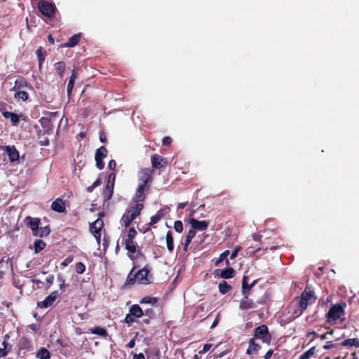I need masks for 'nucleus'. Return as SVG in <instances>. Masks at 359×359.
Segmentation results:
<instances>
[{
	"instance_id": "f257e3e1",
	"label": "nucleus",
	"mask_w": 359,
	"mask_h": 359,
	"mask_svg": "<svg viewBox=\"0 0 359 359\" xmlns=\"http://www.w3.org/2000/svg\"><path fill=\"white\" fill-rule=\"evenodd\" d=\"M316 299L314 291L309 285H306L298 302L299 309L293 313L294 317L297 318L302 315L309 305L316 302Z\"/></svg>"
},
{
	"instance_id": "f03ea898",
	"label": "nucleus",
	"mask_w": 359,
	"mask_h": 359,
	"mask_svg": "<svg viewBox=\"0 0 359 359\" xmlns=\"http://www.w3.org/2000/svg\"><path fill=\"white\" fill-rule=\"evenodd\" d=\"M346 306V304L345 302L332 305L326 315L327 322L330 324H334L339 319L344 321L345 320L344 309Z\"/></svg>"
},
{
	"instance_id": "7ed1b4c3",
	"label": "nucleus",
	"mask_w": 359,
	"mask_h": 359,
	"mask_svg": "<svg viewBox=\"0 0 359 359\" xmlns=\"http://www.w3.org/2000/svg\"><path fill=\"white\" fill-rule=\"evenodd\" d=\"M142 208V204L137 203L135 206L128 209L122 216L121 223L126 227L128 226L130 223L140 214Z\"/></svg>"
},
{
	"instance_id": "20e7f679",
	"label": "nucleus",
	"mask_w": 359,
	"mask_h": 359,
	"mask_svg": "<svg viewBox=\"0 0 359 359\" xmlns=\"http://www.w3.org/2000/svg\"><path fill=\"white\" fill-rule=\"evenodd\" d=\"M100 217L97 218L95 221L90 225V231L94 236L96 239V241L98 245L100 243L101 240V230L103 228L104 222L102 219L100 218L104 216V213L101 212L99 214Z\"/></svg>"
},
{
	"instance_id": "39448f33",
	"label": "nucleus",
	"mask_w": 359,
	"mask_h": 359,
	"mask_svg": "<svg viewBox=\"0 0 359 359\" xmlns=\"http://www.w3.org/2000/svg\"><path fill=\"white\" fill-rule=\"evenodd\" d=\"M254 337L257 339H261L264 343L269 344L271 339V336L269 332L267 326L262 325L255 329Z\"/></svg>"
},
{
	"instance_id": "423d86ee",
	"label": "nucleus",
	"mask_w": 359,
	"mask_h": 359,
	"mask_svg": "<svg viewBox=\"0 0 359 359\" xmlns=\"http://www.w3.org/2000/svg\"><path fill=\"white\" fill-rule=\"evenodd\" d=\"M38 8L43 15L48 18L53 17L56 11L53 4L44 1H40L38 3Z\"/></svg>"
},
{
	"instance_id": "0eeeda50",
	"label": "nucleus",
	"mask_w": 359,
	"mask_h": 359,
	"mask_svg": "<svg viewBox=\"0 0 359 359\" xmlns=\"http://www.w3.org/2000/svg\"><path fill=\"white\" fill-rule=\"evenodd\" d=\"M107 150L105 147L102 146L97 149L95 158L96 161V166L98 169L102 170L104 168V163L102 160L107 156Z\"/></svg>"
},
{
	"instance_id": "6e6552de",
	"label": "nucleus",
	"mask_w": 359,
	"mask_h": 359,
	"mask_svg": "<svg viewBox=\"0 0 359 359\" xmlns=\"http://www.w3.org/2000/svg\"><path fill=\"white\" fill-rule=\"evenodd\" d=\"M152 176L151 171L149 168H145L142 170L139 173V181L140 184L144 185H149L151 182Z\"/></svg>"
},
{
	"instance_id": "1a4fd4ad",
	"label": "nucleus",
	"mask_w": 359,
	"mask_h": 359,
	"mask_svg": "<svg viewBox=\"0 0 359 359\" xmlns=\"http://www.w3.org/2000/svg\"><path fill=\"white\" fill-rule=\"evenodd\" d=\"M149 185H144L139 184L137 188L133 201L135 202L142 201L145 197V192L149 189Z\"/></svg>"
},
{
	"instance_id": "9d476101",
	"label": "nucleus",
	"mask_w": 359,
	"mask_h": 359,
	"mask_svg": "<svg viewBox=\"0 0 359 359\" xmlns=\"http://www.w3.org/2000/svg\"><path fill=\"white\" fill-rule=\"evenodd\" d=\"M59 293L57 291L52 292L43 301L39 302L38 306L41 308H48L50 306L54 303Z\"/></svg>"
},
{
	"instance_id": "9b49d317",
	"label": "nucleus",
	"mask_w": 359,
	"mask_h": 359,
	"mask_svg": "<svg viewBox=\"0 0 359 359\" xmlns=\"http://www.w3.org/2000/svg\"><path fill=\"white\" fill-rule=\"evenodd\" d=\"M189 224L194 231H205L208 229L209 225V222L207 221H198L194 218L189 219Z\"/></svg>"
},
{
	"instance_id": "f8f14e48",
	"label": "nucleus",
	"mask_w": 359,
	"mask_h": 359,
	"mask_svg": "<svg viewBox=\"0 0 359 359\" xmlns=\"http://www.w3.org/2000/svg\"><path fill=\"white\" fill-rule=\"evenodd\" d=\"M149 270L144 267L136 272L137 281L140 284L147 285L149 283L148 279Z\"/></svg>"
},
{
	"instance_id": "ddd939ff",
	"label": "nucleus",
	"mask_w": 359,
	"mask_h": 359,
	"mask_svg": "<svg viewBox=\"0 0 359 359\" xmlns=\"http://www.w3.org/2000/svg\"><path fill=\"white\" fill-rule=\"evenodd\" d=\"M255 308V302L248 298V295L244 296L243 299H241L239 304V309L241 310H248Z\"/></svg>"
},
{
	"instance_id": "4468645a",
	"label": "nucleus",
	"mask_w": 359,
	"mask_h": 359,
	"mask_svg": "<svg viewBox=\"0 0 359 359\" xmlns=\"http://www.w3.org/2000/svg\"><path fill=\"white\" fill-rule=\"evenodd\" d=\"M5 151L9 157V160L11 162L16 161L19 159V153L14 146H6Z\"/></svg>"
},
{
	"instance_id": "2eb2a0df",
	"label": "nucleus",
	"mask_w": 359,
	"mask_h": 359,
	"mask_svg": "<svg viewBox=\"0 0 359 359\" xmlns=\"http://www.w3.org/2000/svg\"><path fill=\"white\" fill-rule=\"evenodd\" d=\"M51 208L57 212H63L65 210V201L61 198H57L51 204Z\"/></svg>"
},
{
	"instance_id": "dca6fc26",
	"label": "nucleus",
	"mask_w": 359,
	"mask_h": 359,
	"mask_svg": "<svg viewBox=\"0 0 359 359\" xmlns=\"http://www.w3.org/2000/svg\"><path fill=\"white\" fill-rule=\"evenodd\" d=\"M26 220L28 221L27 226L32 229L33 235H34V233L39 228L40 219L39 218H32L31 217H27L26 218Z\"/></svg>"
},
{
	"instance_id": "f3484780",
	"label": "nucleus",
	"mask_w": 359,
	"mask_h": 359,
	"mask_svg": "<svg viewBox=\"0 0 359 359\" xmlns=\"http://www.w3.org/2000/svg\"><path fill=\"white\" fill-rule=\"evenodd\" d=\"M77 77H78L77 72H76V69H74L72 70V75L69 78V83L67 84V94L69 96H70V95H71V93L74 88V82H75L76 79H77Z\"/></svg>"
},
{
	"instance_id": "a211bd4d",
	"label": "nucleus",
	"mask_w": 359,
	"mask_h": 359,
	"mask_svg": "<svg viewBox=\"0 0 359 359\" xmlns=\"http://www.w3.org/2000/svg\"><path fill=\"white\" fill-rule=\"evenodd\" d=\"M129 312L135 317V318H141L144 316V311L140 308V306L137 304L133 305L129 310Z\"/></svg>"
},
{
	"instance_id": "6ab92c4d",
	"label": "nucleus",
	"mask_w": 359,
	"mask_h": 359,
	"mask_svg": "<svg viewBox=\"0 0 359 359\" xmlns=\"http://www.w3.org/2000/svg\"><path fill=\"white\" fill-rule=\"evenodd\" d=\"M260 349V346L254 341L253 339H251L249 341V346L246 353L249 355L256 354Z\"/></svg>"
},
{
	"instance_id": "aec40b11",
	"label": "nucleus",
	"mask_w": 359,
	"mask_h": 359,
	"mask_svg": "<svg viewBox=\"0 0 359 359\" xmlns=\"http://www.w3.org/2000/svg\"><path fill=\"white\" fill-rule=\"evenodd\" d=\"M3 116L5 118H10L13 126H18L20 121L18 115L13 112L4 111Z\"/></svg>"
},
{
	"instance_id": "412c9836",
	"label": "nucleus",
	"mask_w": 359,
	"mask_h": 359,
	"mask_svg": "<svg viewBox=\"0 0 359 359\" xmlns=\"http://www.w3.org/2000/svg\"><path fill=\"white\" fill-rule=\"evenodd\" d=\"M89 331L92 334H97V335H99L101 337H106L108 336L107 330L104 328L101 327L96 326V327L90 328Z\"/></svg>"
},
{
	"instance_id": "4be33fe9",
	"label": "nucleus",
	"mask_w": 359,
	"mask_h": 359,
	"mask_svg": "<svg viewBox=\"0 0 359 359\" xmlns=\"http://www.w3.org/2000/svg\"><path fill=\"white\" fill-rule=\"evenodd\" d=\"M166 245L169 252H172L174 250V240L171 231H168L165 236Z\"/></svg>"
},
{
	"instance_id": "5701e85b",
	"label": "nucleus",
	"mask_w": 359,
	"mask_h": 359,
	"mask_svg": "<svg viewBox=\"0 0 359 359\" xmlns=\"http://www.w3.org/2000/svg\"><path fill=\"white\" fill-rule=\"evenodd\" d=\"M28 82L22 77L18 79L15 81V85L13 88V90H20L21 88L28 87Z\"/></svg>"
},
{
	"instance_id": "b1692460",
	"label": "nucleus",
	"mask_w": 359,
	"mask_h": 359,
	"mask_svg": "<svg viewBox=\"0 0 359 359\" xmlns=\"http://www.w3.org/2000/svg\"><path fill=\"white\" fill-rule=\"evenodd\" d=\"M65 67V63L63 62H57L54 65V68L61 79L64 77Z\"/></svg>"
},
{
	"instance_id": "393cba45",
	"label": "nucleus",
	"mask_w": 359,
	"mask_h": 359,
	"mask_svg": "<svg viewBox=\"0 0 359 359\" xmlns=\"http://www.w3.org/2000/svg\"><path fill=\"white\" fill-rule=\"evenodd\" d=\"M341 345L348 347L355 346L358 348L359 347V339L356 338L348 339L342 341Z\"/></svg>"
},
{
	"instance_id": "a878e982",
	"label": "nucleus",
	"mask_w": 359,
	"mask_h": 359,
	"mask_svg": "<svg viewBox=\"0 0 359 359\" xmlns=\"http://www.w3.org/2000/svg\"><path fill=\"white\" fill-rule=\"evenodd\" d=\"M151 164L154 168H159L163 167V165L161 164V162L163 161V158L157 155L154 154L151 158Z\"/></svg>"
},
{
	"instance_id": "bb28decb",
	"label": "nucleus",
	"mask_w": 359,
	"mask_h": 359,
	"mask_svg": "<svg viewBox=\"0 0 359 359\" xmlns=\"http://www.w3.org/2000/svg\"><path fill=\"white\" fill-rule=\"evenodd\" d=\"M248 278L247 276H243L242 280V293L244 296L249 295L251 287H250V284L248 283Z\"/></svg>"
},
{
	"instance_id": "cd10ccee",
	"label": "nucleus",
	"mask_w": 359,
	"mask_h": 359,
	"mask_svg": "<svg viewBox=\"0 0 359 359\" xmlns=\"http://www.w3.org/2000/svg\"><path fill=\"white\" fill-rule=\"evenodd\" d=\"M50 230L48 226L40 228L39 227L34 236L39 237L46 236L50 233Z\"/></svg>"
},
{
	"instance_id": "c85d7f7f",
	"label": "nucleus",
	"mask_w": 359,
	"mask_h": 359,
	"mask_svg": "<svg viewBox=\"0 0 359 359\" xmlns=\"http://www.w3.org/2000/svg\"><path fill=\"white\" fill-rule=\"evenodd\" d=\"M80 35L79 34H74L72 36L68 41L67 43L64 44V47H74L75 46L80 40Z\"/></svg>"
},
{
	"instance_id": "c756f323",
	"label": "nucleus",
	"mask_w": 359,
	"mask_h": 359,
	"mask_svg": "<svg viewBox=\"0 0 359 359\" xmlns=\"http://www.w3.org/2000/svg\"><path fill=\"white\" fill-rule=\"evenodd\" d=\"M125 246L129 253L133 254L135 252L136 245L133 240H126Z\"/></svg>"
},
{
	"instance_id": "7c9ffc66",
	"label": "nucleus",
	"mask_w": 359,
	"mask_h": 359,
	"mask_svg": "<svg viewBox=\"0 0 359 359\" xmlns=\"http://www.w3.org/2000/svg\"><path fill=\"white\" fill-rule=\"evenodd\" d=\"M14 97L17 100H22V101H27L29 98V95L26 91L24 90H15Z\"/></svg>"
},
{
	"instance_id": "2f4dec72",
	"label": "nucleus",
	"mask_w": 359,
	"mask_h": 359,
	"mask_svg": "<svg viewBox=\"0 0 359 359\" xmlns=\"http://www.w3.org/2000/svg\"><path fill=\"white\" fill-rule=\"evenodd\" d=\"M36 357L40 359H49L50 357V354L46 348H41L36 353Z\"/></svg>"
},
{
	"instance_id": "473e14b6",
	"label": "nucleus",
	"mask_w": 359,
	"mask_h": 359,
	"mask_svg": "<svg viewBox=\"0 0 359 359\" xmlns=\"http://www.w3.org/2000/svg\"><path fill=\"white\" fill-rule=\"evenodd\" d=\"M46 244L42 240H36L34 243V249L35 253H39L45 248Z\"/></svg>"
},
{
	"instance_id": "72a5a7b5",
	"label": "nucleus",
	"mask_w": 359,
	"mask_h": 359,
	"mask_svg": "<svg viewBox=\"0 0 359 359\" xmlns=\"http://www.w3.org/2000/svg\"><path fill=\"white\" fill-rule=\"evenodd\" d=\"M218 287L219 292L223 294L228 293L231 290L230 285L224 280L219 284Z\"/></svg>"
},
{
	"instance_id": "f704fd0d",
	"label": "nucleus",
	"mask_w": 359,
	"mask_h": 359,
	"mask_svg": "<svg viewBox=\"0 0 359 359\" xmlns=\"http://www.w3.org/2000/svg\"><path fill=\"white\" fill-rule=\"evenodd\" d=\"M113 191H114L113 184H109V183H107L106 185V189L104 190V198L106 200H109L111 198Z\"/></svg>"
},
{
	"instance_id": "c9c22d12",
	"label": "nucleus",
	"mask_w": 359,
	"mask_h": 359,
	"mask_svg": "<svg viewBox=\"0 0 359 359\" xmlns=\"http://www.w3.org/2000/svg\"><path fill=\"white\" fill-rule=\"evenodd\" d=\"M133 269H132L131 271L128 273L126 281L125 283L126 285H133L135 283V281H137L136 273L133 274Z\"/></svg>"
},
{
	"instance_id": "e433bc0d",
	"label": "nucleus",
	"mask_w": 359,
	"mask_h": 359,
	"mask_svg": "<svg viewBox=\"0 0 359 359\" xmlns=\"http://www.w3.org/2000/svg\"><path fill=\"white\" fill-rule=\"evenodd\" d=\"M229 250H225L224 252H223L219 255V258L217 259V261L215 262V264L218 265L220 262H222V261L225 260L226 265H229V261L226 259V257L229 255Z\"/></svg>"
},
{
	"instance_id": "4c0bfd02",
	"label": "nucleus",
	"mask_w": 359,
	"mask_h": 359,
	"mask_svg": "<svg viewBox=\"0 0 359 359\" xmlns=\"http://www.w3.org/2000/svg\"><path fill=\"white\" fill-rule=\"evenodd\" d=\"M163 214L161 210L158 211L155 215L151 217L149 225H153L158 222V221L163 217Z\"/></svg>"
},
{
	"instance_id": "58836bf2",
	"label": "nucleus",
	"mask_w": 359,
	"mask_h": 359,
	"mask_svg": "<svg viewBox=\"0 0 359 359\" xmlns=\"http://www.w3.org/2000/svg\"><path fill=\"white\" fill-rule=\"evenodd\" d=\"M315 349L316 348L314 346L311 347L310 349L302 354L298 359H309L311 356L313 355Z\"/></svg>"
},
{
	"instance_id": "ea45409f",
	"label": "nucleus",
	"mask_w": 359,
	"mask_h": 359,
	"mask_svg": "<svg viewBox=\"0 0 359 359\" xmlns=\"http://www.w3.org/2000/svg\"><path fill=\"white\" fill-rule=\"evenodd\" d=\"M233 273H234V270L232 268H228V269L223 270L221 272V276L223 278H230L233 277Z\"/></svg>"
},
{
	"instance_id": "a19ab883",
	"label": "nucleus",
	"mask_w": 359,
	"mask_h": 359,
	"mask_svg": "<svg viewBox=\"0 0 359 359\" xmlns=\"http://www.w3.org/2000/svg\"><path fill=\"white\" fill-rule=\"evenodd\" d=\"M36 54L38 57V59H39V68L41 67L42 66V64L43 62H44L45 60V55L42 50V48H39V49L36 50Z\"/></svg>"
},
{
	"instance_id": "79ce46f5",
	"label": "nucleus",
	"mask_w": 359,
	"mask_h": 359,
	"mask_svg": "<svg viewBox=\"0 0 359 359\" xmlns=\"http://www.w3.org/2000/svg\"><path fill=\"white\" fill-rule=\"evenodd\" d=\"M156 302H157V300L154 297H145L142 299L141 303L142 304H144H144H151L154 305L156 303Z\"/></svg>"
},
{
	"instance_id": "37998d69",
	"label": "nucleus",
	"mask_w": 359,
	"mask_h": 359,
	"mask_svg": "<svg viewBox=\"0 0 359 359\" xmlns=\"http://www.w3.org/2000/svg\"><path fill=\"white\" fill-rule=\"evenodd\" d=\"M86 266L82 262H78L76 264V271L79 274H82L85 272Z\"/></svg>"
},
{
	"instance_id": "c03bdc74",
	"label": "nucleus",
	"mask_w": 359,
	"mask_h": 359,
	"mask_svg": "<svg viewBox=\"0 0 359 359\" xmlns=\"http://www.w3.org/2000/svg\"><path fill=\"white\" fill-rule=\"evenodd\" d=\"M174 229L177 233H182L183 231V224L181 221L177 220L175 222Z\"/></svg>"
},
{
	"instance_id": "a18cd8bd",
	"label": "nucleus",
	"mask_w": 359,
	"mask_h": 359,
	"mask_svg": "<svg viewBox=\"0 0 359 359\" xmlns=\"http://www.w3.org/2000/svg\"><path fill=\"white\" fill-rule=\"evenodd\" d=\"M136 234V230L134 228H130L128 231L126 240H133Z\"/></svg>"
},
{
	"instance_id": "49530a36",
	"label": "nucleus",
	"mask_w": 359,
	"mask_h": 359,
	"mask_svg": "<svg viewBox=\"0 0 359 359\" xmlns=\"http://www.w3.org/2000/svg\"><path fill=\"white\" fill-rule=\"evenodd\" d=\"M124 321L126 323L130 325L135 321V317L129 312V313L126 315Z\"/></svg>"
},
{
	"instance_id": "de8ad7c7",
	"label": "nucleus",
	"mask_w": 359,
	"mask_h": 359,
	"mask_svg": "<svg viewBox=\"0 0 359 359\" xmlns=\"http://www.w3.org/2000/svg\"><path fill=\"white\" fill-rule=\"evenodd\" d=\"M100 184V180L99 179H97V180H95V181L93 183V184H92L91 186H90V187H88L87 188V191H88V192H91V191H93V190L96 187L99 186Z\"/></svg>"
},
{
	"instance_id": "09e8293b",
	"label": "nucleus",
	"mask_w": 359,
	"mask_h": 359,
	"mask_svg": "<svg viewBox=\"0 0 359 359\" xmlns=\"http://www.w3.org/2000/svg\"><path fill=\"white\" fill-rule=\"evenodd\" d=\"M54 276L49 275L46 279V283L47 284L46 287H49L53 283Z\"/></svg>"
},
{
	"instance_id": "8fccbe9b",
	"label": "nucleus",
	"mask_w": 359,
	"mask_h": 359,
	"mask_svg": "<svg viewBox=\"0 0 359 359\" xmlns=\"http://www.w3.org/2000/svg\"><path fill=\"white\" fill-rule=\"evenodd\" d=\"M211 348V344H205L204 346H203V348L201 351H199V353L200 354H203L206 352H208Z\"/></svg>"
},
{
	"instance_id": "3c124183",
	"label": "nucleus",
	"mask_w": 359,
	"mask_h": 359,
	"mask_svg": "<svg viewBox=\"0 0 359 359\" xmlns=\"http://www.w3.org/2000/svg\"><path fill=\"white\" fill-rule=\"evenodd\" d=\"M240 250H241V247H238V248H236V249H235V250L231 252V255H230V259H234L236 257V256H237V255H238V252L240 251Z\"/></svg>"
},
{
	"instance_id": "603ef678",
	"label": "nucleus",
	"mask_w": 359,
	"mask_h": 359,
	"mask_svg": "<svg viewBox=\"0 0 359 359\" xmlns=\"http://www.w3.org/2000/svg\"><path fill=\"white\" fill-rule=\"evenodd\" d=\"M144 316H149V318H151L154 316V311L152 309H145V311H144Z\"/></svg>"
},
{
	"instance_id": "864d4df0",
	"label": "nucleus",
	"mask_w": 359,
	"mask_h": 359,
	"mask_svg": "<svg viewBox=\"0 0 359 359\" xmlns=\"http://www.w3.org/2000/svg\"><path fill=\"white\" fill-rule=\"evenodd\" d=\"M115 177H116L115 174L114 173H111L109 175V180H108V182L107 183H109V184H113V186H114V185Z\"/></svg>"
},
{
	"instance_id": "5fc2aeb1",
	"label": "nucleus",
	"mask_w": 359,
	"mask_h": 359,
	"mask_svg": "<svg viewBox=\"0 0 359 359\" xmlns=\"http://www.w3.org/2000/svg\"><path fill=\"white\" fill-rule=\"evenodd\" d=\"M337 346L336 344H332L331 341H327L325 345H324L323 348L325 349H330L335 348Z\"/></svg>"
},
{
	"instance_id": "6e6d98bb",
	"label": "nucleus",
	"mask_w": 359,
	"mask_h": 359,
	"mask_svg": "<svg viewBox=\"0 0 359 359\" xmlns=\"http://www.w3.org/2000/svg\"><path fill=\"white\" fill-rule=\"evenodd\" d=\"M171 142H172V139L170 137H165L163 139V144L164 145H169L171 144Z\"/></svg>"
},
{
	"instance_id": "4d7b16f0",
	"label": "nucleus",
	"mask_w": 359,
	"mask_h": 359,
	"mask_svg": "<svg viewBox=\"0 0 359 359\" xmlns=\"http://www.w3.org/2000/svg\"><path fill=\"white\" fill-rule=\"evenodd\" d=\"M116 161L114 160H111L109 163H108V168L110 169V170H114L115 168H116Z\"/></svg>"
},
{
	"instance_id": "13d9d810",
	"label": "nucleus",
	"mask_w": 359,
	"mask_h": 359,
	"mask_svg": "<svg viewBox=\"0 0 359 359\" xmlns=\"http://www.w3.org/2000/svg\"><path fill=\"white\" fill-rule=\"evenodd\" d=\"M195 235H196V231L194 229H191L189 231V232L187 235V237L188 238H190L191 240H192V238L195 236Z\"/></svg>"
},
{
	"instance_id": "bf43d9fd",
	"label": "nucleus",
	"mask_w": 359,
	"mask_h": 359,
	"mask_svg": "<svg viewBox=\"0 0 359 359\" xmlns=\"http://www.w3.org/2000/svg\"><path fill=\"white\" fill-rule=\"evenodd\" d=\"M100 140L102 142H107V137L104 132H100L99 134Z\"/></svg>"
},
{
	"instance_id": "052dcab7",
	"label": "nucleus",
	"mask_w": 359,
	"mask_h": 359,
	"mask_svg": "<svg viewBox=\"0 0 359 359\" xmlns=\"http://www.w3.org/2000/svg\"><path fill=\"white\" fill-rule=\"evenodd\" d=\"M273 350H269L264 355V359H269L273 355Z\"/></svg>"
},
{
	"instance_id": "680f3d73",
	"label": "nucleus",
	"mask_w": 359,
	"mask_h": 359,
	"mask_svg": "<svg viewBox=\"0 0 359 359\" xmlns=\"http://www.w3.org/2000/svg\"><path fill=\"white\" fill-rule=\"evenodd\" d=\"M133 359H145L143 353L135 354Z\"/></svg>"
},
{
	"instance_id": "e2e57ef3",
	"label": "nucleus",
	"mask_w": 359,
	"mask_h": 359,
	"mask_svg": "<svg viewBox=\"0 0 359 359\" xmlns=\"http://www.w3.org/2000/svg\"><path fill=\"white\" fill-rule=\"evenodd\" d=\"M331 334H332V332H327V333H325V334H322V335L320 336V339H323H323H327V338H328V335H331Z\"/></svg>"
},
{
	"instance_id": "0e129e2a",
	"label": "nucleus",
	"mask_w": 359,
	"mask_h": 359,
	"mask_svg": "<svg viewBox=\"0 0 359 359\" xmlns=\"http://www.w3.org/2000/svg\"><path fill=\"white\" fill-rule=\"evenodd\" d=\"M72 260V258L67 257L63 262H62L61 265L66 266H67L68 263L71 262Z\"/></svg>"
},
{
	"instance_id": "69168bd1",
	"label": "nucleus",
	"mask_w": 359,
	"mask_h": 359,
	"mask_svg": "<svg viewBox=\"0 0 359 359\" xmlns=\"http://www.w3.org/2000/svg\"><path fill=\"white\" fill-rule=\"evenodd\" d=\"M135 339H133L129 341V343L128 344L127 346L128 348H132L135 346Z\"/></svg>"
},
{
	"instance_id": "338daca9",
	"label": "nucleus",
	"mask_w": 359,
	"mask_h": 359,
	"mask_svg": "<svg viewBox=\"0 0 359 359\" xmlns=\"http://www.w3.org/2000/svg\"><path fill=\"white\" fill-rule=\"evenodd\" d=\"M252 238L256 241H259L261 240L262 236L259 234L254 233L252 235Z\"/></svg>"
},
{
	"instance_id": "774afa93",
	"label": "nucleus",
	"mask_w": 359,
	"mask_h": 359,
	"mask_svg": "<svg viewBox=\"0 0 359 359\" xmlns=\"http://www.w3.org/2000/svg\"><path fill=\"white\" fill-rule=\"evenodd\" d=\"M7 355V351L4 348H0V357H4Z\"/></svg>"
}]
</instances>
